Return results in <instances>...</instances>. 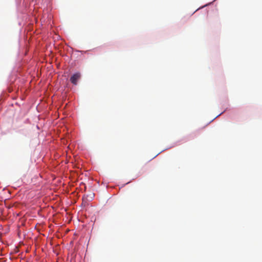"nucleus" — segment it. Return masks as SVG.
Returning a JSON list of instances; mask_svg holds the SVG:
<instances>
[{
	"mask_svg": "<svg viewBox=\"0 0 262 262\" xmlns=\"http://www.w3.org/2000/svg\"><path fill=\"white\" fill-rule=\"evenodd\" d=\"M80 78V73H75L70 78L71 82L74 85H76L77 84V81Z\"/></svg>",
	"mask_w": 262,
	"mask_h": 262,
	"instance_id": "nucleus-1",
	"label": "nucleus"
}]
</instances>
